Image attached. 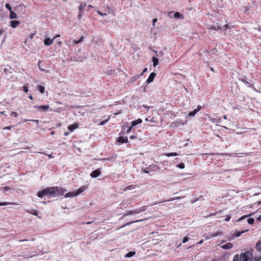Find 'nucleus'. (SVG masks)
I'll return each mask as SVG.
<instances>
[{
    "mask_svg": "<svg viewBox=\"0 0 261 261\" xmlns=\"http://www.w3.org/2000/svg\"><path fill=\"white\" fill-rule=\"evenodd\" d=\"M56 189L54 188V187L47 188L46 189H43V190L39 191L37 195L39 197L42 198L43 197L46 196H54L55 197V192L54 190H55Z\"/></svg>",
    "mask_w": 261,
    "mask_h": 261,
    "instance_id": "f257e3e1",
    "label": "nucleus"
},
{
    "mask_svg": "<svg viewBox=\"0 0 261 261\" xmlns=\"http://www.w3.org/2000/svg\"><path fill=\"white\" fill-rule=\"evenodd\" d=\"M252 256V253L251 251H247L244 253H242L240 256L241 258L240 261H249Z\"/></svg>",
    "mask_w": 261,
    "mask_h": 261,
    "instance_id": "f03ea898",
    "label": "nucleus"
},
{
    "mask_svg": "<svg viewBox=\"0 0 261 261\" xmlns=\"http://www.w3.org/2000/svg\"><path fill=\"white\" fill-rule=\"evenodd\" d=\"M146 206H142L141 207H140L139 208H137V209H136V210H132V211H129L128 213H126L124 216H126L128 215H135V214H139L142 212H144L145 211H146Z\"/></svg>",
    "mask_w": 261,
    "mask_h": 261,
    "instance_id": "7ed1b4c3",
    "label": "nucleus"
},
{
    "mask_svg": "<svg viewBox=\"0 0 261 261\" xmlns=\"http://www.w3.org/2000/svg\"><path fill=\"white\" fill-rule=\"evenodd\" d=\"M145 120L146 121H149L154 124L158 123V122H159V120H160V119H159L156 116L149 115L145 118Z\"/></svg>",
    "mask_w": 261,
    "mask_h": 261,
    "instance_id": "20e7f679",
    "label": "nucleus"
},
{
    "mask_svg": "<svg viewBox=\"0 0 261 261\" xmlns=\"http://www.w3.org/2000/svg\"><path fill=\"white\" fill-rule=\"evenodd\" d=\"M56 189L54 190L55 192V197L58 196L59 195H64L65 192H66V190L63 189L61 188H59L58 187H54Z\"/></svg>",
    "mask_w": 261,
    "mask_h": 261,
    "instance_id": "39448f33",
    "label": "nucleus"
},
{
    "mask_svg": "<svg viewBox=\"0 0 261 261\" xmlns=\"http://www.w3.org/2000/svg\"><path fill=\"white\" fill-rule=\"evenodd\" d=\"M100 174V170L99 169H97L92 171L90 174V176L93 178H96L99 176Z\"/></svg>",
    "mask_w": 261,
    "mask_h": 261,
    "instance_id": "423d86ee",
    "label": "nucleus"
},
{
    "mask_svg": "<svg viewBox=\"0 0 261 261\" xmlns=\"http://www.w3.org/2000/svg\"><path fill=\"white\" fill-rule=\"evenodd\" d=\"M79 127V124L77 123H74L68 126V129L70 132H73L75 129Z\"/></svg>",
    "mask_w": 261,
    "mask_h": 261,
    "instance_id": "0eeeda50",
    "label": "nucleus"
},
{
    "mask_svg": "<svg viewBox=\"0 0 261 261\" xmlns=\"http://www.w3.org/2000/svg\"><path fill=\"white\" fill-rule=\"evenodd\" d=\"M155 75L156 73L155 72H151L146 81L147 84H149L152 82L154 79Z\"/></svg>",
    "mask_w": 261,
    "mask_h": 261,
    "instance_id": "6e6552de",
    "label": "nucleus"
},
{
    "mask_svg": "<svg viewBox=\"0 0 261 261\" xmlns=\"http://www.w3.org/2000/svg\"><path fill=\"white\" fill-rule=\"evenodd\" d=\"M34 108H38V109L42 110L43 112H46L49 108V105H44V106H34Z\"/></svg>",
    "mask_w": 261,
    "mask_h": 261,
    "instance_id": "1a4fd4ad",
    "label": "nucleus"
},
{
    "mask_svg": "<svg viewBox=\"0 0 261 261\" xmlns=\"http://www.w3.org/2000/svg\"><path fill=\"white\" fill-rule=\"evenodd\" d=\"M117 141L121 143H127L128 142V139L126 137H119Z\"/></svg>",
    "mask_w": 261,
    "mask_h": 261,
    "instance_id": "9d476101",
    "label": "nucleus"
},
{
    "mask_svg": "<svg viewBox=\"0 0 261 261\" xmlns=\"http://www.w3.org/2000/svg\"><path fill=\"white\" fill-rule=\"evenodd\" d=\"M20 24V22L18 20H12L10 21V26L12 28H16Z\"/></svg>",
    "mask_w": 261,
    "mask_h": 261,
    "instance_id": "9b49d317",
    "label": "nucleus"
},
{
    "mask_svg": "<svg viewBox=\"0 0 261 261\" xmlns=\"http://www.w3.org/2000/svg\"><path fill=\"white\" fill-rule=\"evenodd\" d=\"M233 246V244L231 243H227L226 244L221 246V247L223 249H229Z\"/></svg>",
    "mask_w": 261,
    "mask_h": 261,
    "instance_id": "f8f14e48",
    "label": "nucleus"
},
{
    "mask_svg": "<svg viewBox=\"0 0 261 261\" xmlns=\"http://www.w3.org/2000/svg\"><path fill=\"white\" fill-rule=\"evenodd\" d=\"M221 233L219 231L212 233L208 235V237H206V239H211V238L216 237L220 235Z\"/></svg>",
    "mask_w": 261,
    "mask_h": 261,
    "instance_id": "ddd939ff",
    "label": "nucleus"
},
{
    "mask_svg": "<svg viewBox=\"0 0 261 261\" xmlns=\"http://www.w3.org/2000/svg\"><path fill=\"white\" fill-rule=\"evenodd\" d=\"M142 122V119L139 118L137 120H134L132 122V127H135L136 125L140 124Z\"/></svg>",
    "mask_w": 261,
    "mask_h": 261,
    "instance_id": "4468645a",
    "label": "nucleus"
},
{
    "mask_svg": "<svg viewBox=\"0 0 261 261\" xmlns=\"http://www.w3.org/2000/svg\"><path fill=\"white\" fill-rule=\"evenodd\" d=\"M54 39H50L49 38H45L44 40V43L45 45H49L52 44Z\"/></svg>",
    "mask_w": 261,
    "mask_h": 261,
    "instance_id": "2eb2a0df",
    "label": "nucleus"
},
{
    "mask_svg": "<svg viewBox=\"0 0 261 261\" xmlns=\"http://www.w3.org/2000/svg\"><path fill=\"white\" fill-rule=\"evenodd\" d=\"M208 29L210 30H214L215 31H218L219 30H220L221 28L220 24L217 23L216 25H215V26L211 25Z\"/></svg>",
    "mask_w": 261,
    "mask_h": 261,
    "instance_id": "dca6fc26",
    "label": "nucleus"
},
{
    "mask_svg": "<svg viewBox=\"0 0 261 261\" xmlns=\"http://www.w3.org/2000/svg\"><path fill=\"white\" fill-rule=\"evenodd\" d=\"M77 196V195L76 194V192H69V193H66L65 195V197H66V198H68V197H75V196Z\"/></svg>",
    "mask_w": 261,
    "mask_h": 261,
    "instance_id": "f3484780",
    "label": "nucleus"
},
{
    "mask_svg": "<svg viewBox=\"0 0 261 261\" xmlns=\"http://www.w3.org/2000/svg\"><path fill=\"white\" fill-rule=\"evenodd\" d=\"M86 190V187L85 186H82L76 192V194L77 195H79L80 194L83 193L85 190Z\"/></svg>",
    "mask_w": 261,
    "mask_h": 261,
    "instance_id": "a211bd4d",
    "label": "nucleus"
},
{
    "mask_svg": "<svg viewBox=\"0 0 261 261\" xmlns=\"http://www.w3.org/2000/svg\"><path fill=\"white\" fill-rule=\"evenodd\" d=\"M135 254H136V252H135V251H130V252L127 253L125 255L124 257L125 258L131 257L133 256Z\"/></svg>",
    "mask_w": 261,
    "mask_h": 261,
    "instance_id": "6ab92c4d",
    "label": "nucleus"
},
{
    "mask_svg": "<svg viewBox=\"0 0 261 261\" xmlns=\"http://www.w3.org/2000/svg\"><path fill=\"white\" fill-rule=\"evenodd\" d=\"M152 61L153 62V65L154 67H155L156 66H157V65L159 63V60L157 58H156L155 57H153L152 58Z\"/></svg>",
    "mask_w": 261,
    "mask_h": 261,
    "instance_id": "aec40b11",
    "label": "nucleus"
},
{
    "mask_svg": "<svg viewBox=\"0 0 261 261\" xmlns=\"http://www.w3.org/2000/svg\"><path fill=\"white\" fill-rule=\"evenodd\" d=\"M17 17V14L13 11H12V10L11 11L10 14V18L12 19L16 18Z\"/></svg>",
    "mask_w": 261,
    "mask_h": 261,
    "instance_id": "412c9836",
    "label": "nucleus"
},
{
    "mask_svg": "<svg viewBox=\"0 0 261 261\" xmlns=\"http://www.w3.org/2000/svg\"><path fill=\"white\" fill-rule=\"evenodd\" d=\"M201 108V107L198 106L196 109H194L192 112L189 113V114H196L200 110Z\"/></svg>",
    "mask_w": 261,
    "mask_h": 261,
    "instance_id": "4be33fe9",
    "label": "nucleus"
},
{
    "mask_svg": "<svg viewBox=\"0 0 261 261\" xmlns=\"http://www.w3.org/2000/svg\"><path fill=\"white\" fill-rule=\"evenodd\" d=\"M26 212L28 213H30L31 214H32L33 215H35V216H37L38 215V213L35 210H26Z\"/></svg>",
    "mask_w": 261,
    "mask_h": 261,
    "instance_id": "5701e85b",
    "label": "nucleus"
},
{
    "mask_svg": "<svg viewBox=\"0 0 261 261\" xmlns=\"http://www.w3.org/2000/svg\"><path fill=\"white\" fill-rule=\"evenodd\" d=\"M86 6V4L85 3H82L81 5L79 7V10L80 12H83V9L84 7Z\"/></svg>",
    "mask_w": 261,
    "mask_h": 261,
    "instance_id": "b1692460",
    "label": "nucleus"
},
{
    "mask_svg": "<svg viewBox=\"0 0 261 261\" xmlns=\"http://www.w3.org/2000/svg\"><path fill=\"white\" fill-rule=\"evenodd\" d=\"M37 89H38V90H39L40 91V93H43L44 92L45 88L43 86L38 85Z\"/></svg>",
    "mask_w": 261,
    "mask_h": 261,
    "instance_id": "393cba45",
    "label": "nucleus"
},
{
    "mask_svg": "<svg viewBox=\"0 0 261 261\" xmlns=\"http://www.w3.org/2000/svg\"><path fill=\"white\" fill-rule=\"evenodd\" d=\"M174 17L176 18H182L183 16L179 12H176L174 13Z\"/></svg>",
    "mask_w": 261,
    "mask_h": 261,
    "instance_id": "a878e982",
    "label": "nucleus"
},
{
    "mask_svg": "<svg viewBox=\"0 0 261 261\" xmlns=\"http://www.w3.org/2000/svg\"><path fill=\"white\" fill-rule=\"evenodd\" d=\"M165 155L166 156L169 157V156H176L177 155V153L176 152H172V153H166Z\"/></svg>",
    "mask_w": 261,
    "mask_h": 261,
    "instance_id": "bb28decb",
    "label": "nucleus"
},
{
    "mask_svg": "<svg viewBox=\"0 0 261 261\" xmlns=\"http://www.w3.org/2000/svg\"><path fill=\"white\" fill-rule=\"evenodd\" d=\"M251 215V214H249L248 215H245V216H242L241 217H240L237 221V222H239V221H242V220L250 216Z\"/></svg>",
    "mask_w": 261,
    "mask_h": 261,
    "instance_id": "cd10ccee",
    "label": "nucleus"
},
{
    "mask_svg": "<svg viewBox=\"0 0 261 261\" xmlns=\"http://www.w3.org/2000/svg\"><path fill=\"white\" fill-rule=\"evenodd\" d=\"M143 220H137V221H134V222H128L126 224L123 225L122 227H124V226H126V225H130L131 224L133 223H135V222H140V221H142Z\"/></svg>",
    "mask_w": 261,
    "mask_h": 261,
    "instance_id": "c85d7f7f",
    "label": "nucleus"
},
{
    "mask_svg": "<svg viewBox=\"0 0 261 261\" xmlns=\"http://www.w3.org/2000/svg\"><path fill=\"white\" fill-rule=\"evenodd\" d=\"M256 248L257 250L261 251V241L256 244Z\"/></svg>",
    "mask_w": 261,
    "mask_h": 261,
    "instance_id": "c756f323",
    "label": "nucleus"
},
{
    "mask_svg": "<svg viewBox=\"0 0 261 261\" xmlns=\"http://www.w3.org/2000/svg\"><path fill=\"white\" fill-rule=\"evenodd\" d=\"M241 258L240 257V256L239 255H235L233 261H240Z\"/></svg>",
    "mask_w": 261,
    "mask_h": 261,
    "instance_id": "7c9ffc66",
    "label": "nucleus"
},
{
    "mask_svg": "<svg viewBox=\"0 0 261 261\" xmlns=\"http://www.w3.org/2000/svg\"><path fill=\"white\" fill-rule=\"evenodd\" d=\"M176 167L180 169H184L185 168V164L184 163H180L177 165Z\"/></svg>",
    "mask_w": 261,
    "mask_h": 261,
    "instance_id": "2f4dec72",
    "label": "nucleus"
},
{
    "mask_svg": "<svg viewBox=\"0 0 261 261\" xmlns=\"http://www.w3.org/2000/svg\"><path fill=\"white\" fill-rule=\"evenodd\" d=\"M254 219L253 218H249L247 219V222L249 224H252L254 223Z\"/></svg>",
    "mask_w": 261,
    "mask_h": 261,
    "instance_id": "473e14b6",
    "label": "nucleus"
},
{
    "mask_svg": "<svg viewBox=\"0 0 261 261\" xmlns=\"http://www.w3.org/2000/svg\"><path fill=\"white\" fill-rule=\"evenodd\" d=\"M109 117H108L106 120L101 121L99 124V125H103L105 124L109 121Z\"/></svg>",
    "mask_w": 261,
    "mask_h": 261,
    "instance_id": "72a5a7b5",
    "label": "nucleus"
},
{
    "mask_svg": "<svg viewBox=\"0 0 261 261\" xmlns=\"http://www.w3.org/2000/svg\"><path fill=\"white\" fill-rule=\"evenodd\" d=\"M10 204H14V203H13L11 202H1V203H0V206L7 205H10Z\"/></svg>",
    "mask_w": 261,
    "mask_h": 261,
    "instance_id": "f704fd0d",
    "label": "nucleus"
},
{
    "mask_svg": "<svg viewBox=\"0 0 261 261\" xmlns=\"http://www.w3.org/2000/svg\"><path fill=\"white\" fill-rule=\"evenodd\" d=\"M6 8L8 9L10 11H12L11 7L9 4L7 3L5 5Z\"/></svg>",
    "mask_w": 261,
    "mask_h": 261,
    "instance_id": "c9c22d12",
    "label": "nucleus"
},
{
    "mask_svg": "<svg viewBox=\"0 0 261 261\" xmlns=\"http://www.w3.org/2000/svg\"><path fill=\"white\" fill-rule=\"evenodd\" d=\"M2 189H3L4 192H7L8 190L10 189V188L9 187H8V186H5V187H4L2 188Z\"/></svg>",
    "mask_w": 261,
    "mask_h": 261,
    "instance_id": "e433bc0d",
    "label": "nucleus"
},
{
    "mask_svg": "<svg viewBox=\"0 0 261 261\" xmlns=\"http://www.w3.org/2000/svg\"><path fill=\"white\" fill-rule=\"evenodd\" d=\"M147 71V68H145L143 71L139 74V76L141 77L143 75L145 72H146Z\"/></svg>",
    "mask_w": 261,
    "mask_h": 261,
    "instance_id": "4c0bfd02",
    "label": "nucleus"
},
{
    "mask_svg": "<svg viewBox=\"0 0 261 261\" xmlns=\"http://www.w3.org/2000/svg\"><path fill=\"white\" fill-rule=\"evenodd\" d=\"M97 12L98 14H99L100 16H103L107 15L106 13H103L99 11V10L97 11Z\"/></svg>",
    "mask_w": 261,
    "mask_h": 261,
    "instance_id": "58836bf2",
    "label": "nucleus"
},
{
    "mask_svg": "<svg viewBox=\"0 0 261 261\" xmlns=\"http://www.w3.org/2000/svg\"><path fill=\"white\" fill-rule=\"evenodd\" d=\"M34 240H35V239L31 238V239H27V240L23 239V240H20V242H22L29 241H34Z\"/></svg>",
    "mask_w": 261,
    "mask_h": 261,
    "instance_id": "ea45409f",
    "label": "nucleus"
},
{
    "mask_svg": "<svg viewBox=\"0 0 261 261\" xmlns=\"http://www.w3.org/2000/svg\"><path fill=\"white\" fill-rule=\"evenodd\" d=\"M189 241V238L186 237L185 238H184V239H183L182 240V243H186V242H187L188 241Z\"/></svg>",
    "mask_w": 261,
    "mask_h": 261,
    "instance_id": "a19ab883",
    "label": "nucleus"
},
{
    "mask_svg": "<svg viewBox=\"0 0 261 261\" xmlns=\"http://www.w3.org/2000/svg\"><path fill=\"white\" fill-rule=\"evenodd\" d=\"M23 90L25 92L27 93L29 91L28 88L27 86H23Z\"/></svg>",
    "mask_w": 261,
    "mask_h": 261,
    "instance_id": "79ce46f5",
    "label": "nucleus"
},
{
    "mask_svg": "<svg viewBox=\"0 0 261 261\" xmlns=\"http://www.w3.org/2000/svg\"><path fill=\"white\" fill-rule=\"evenodd\" d=\"M80 43V42H79V40H74V41H72V45H76L77 44H79Z\"/></svg>",
    "mask_w": 261,
    "mask_h": 261,
    "instance_id": "37998d69",
    "label": "nucleus"
},
{
    "mask_svg": "<svg viewBox=\"0 0 261 261\" xmlns=\"http://www.w3.org/2000/svg\"><path fill=\"white\" fill-rule=\"evenodd\" d=\"M133 128V127H132V126H130V127H129L127 128V130H126V133H127V134H128V133H130V132H131V130H132V129Z\"/></svg>",
    "mask_w": 261,
    "mask_h": 261,
    "instance_id": "c03bdc74",
    "label": "nucleus"
},
{
    "mask_svg": "<svg viewBox=\"0 0 261 261\" xmlns=\"http://www.w3.org/2000/svg\"><path fill=\"white\" fill-rule=\"evenodd\" d=\"M231 216L230 215L227 216L226 218L225 219V220L227 222L229 221L230 219Z\"/></svg>",
    "mask_w": 261,
    "mask_h": 261,
    "instance_id": "a18cd8bd",
    "label": "nucleus"
},
{
    "mask_svg": "<svg viewBox=\"0 0 261 261\" xmlns=\"http://www.w3.org/2000/svg\"><path fill=\"white\" fill-rule=\"evenodd\" d=\"M139 77H140V76L139 75H136L135 76H134L133 77V80L134 81H136L137 80V79H138Z\"/></svg>",
    "mask_w": 261,
    "mask_h": 261,
    "instance_id": "49530a36",
    "label": "nucleus"
},
{
    "mask_svg": "<svg viewBox=\"0 0 261 261\" xmlns=\"http://www.w3.org/2000/svg\"><path fill=\"white\" fill-rule=\"evenodd\" d=\"M243 232H236V237H240Z\"/></svg>",
    "mask_w": 261,
    "mask_h": 261,
    "instance_id": "de8ad7c7",
    "label": "nucleus"
},
{
    "mask_svg": "<svg viewBox=\"0 0 261 261\" xmlns=\"http://www.w3.org/2000/svg\"><path fill=\"white\" fill-rule=\"evenodd\" d=\"M41 61H39V62H38V67H39V68L40 70H41V71H44V69L41 68V67H40V63H41Z\"/></svg>",
    "mask_w": 261,
    "mask_h": 261,
    "instance_id": "09e8293b",
    "label": "nucleus"
},
{
    "mask_svg": "<svg viewBox=\"0 0 261 261\" xmlns=\"http://www.w3.org/2000/svg\"><path fill=\"white\" fill-rule=\"evenodd\" d=\"M82 13L83 12H79V13L78 14V19L80 20L81 19V17H82Z\"/></svg>",
    "mask_w": 261,
    "mask_h": 261,
    "instance_id": "8fccbe9b",
    "label": "nucleus"
},
{
    "mask_svg": "<svg viewBox=\"0 0 261 261\" xmlns=\"http://www.w3.org/2000/svg\"><path fill=\"white\" fill-rule=\"evenodd\" d=\"M13 126H7L4 128V129H11Z\"/></svg>",
    "mask_w": 261,
    "mask_h": 261,
    "instance_id": "3c124183",
    "label": "nucleus"
},
{
    "mask_svg": "<svg viewBox=\"0 0 261 261\" xmlns=\"http://www.w3.org/2000/svg\"><path fill=\"white\" fill-rule=\"evenodd\" d=\"M84 38V37L83 36H82L81 37L80 39L79 40V42H80V43H81V42L83 41V40Z\"/></svg>",
    "mask_w": 261,
    "mask_h": 261,
    "instance_id": "603ef678",
    "label": "nucleus"
},
{
    "mask_svg": "<svg viewBox=\"0 0 261 261\" xmlns=\"http://www.w3.org/2000/svg\"><path fill=\"white\" fill-rule=\"evenodd\" d=\"M157 21L156 18H154L152 20L153 25H154L155 23Z\"/></svg>",
    "mask_w": 261,
    "mask_h": 261,
    "instance_id": "864d4df0",
    "label": "nucleus"
},
{
    "mask_svg": "<svg viewBox=\"0 0 261 261\" xmlns=\"http://www.w3.org/2000/svg\"><path fill=\"white\" fill-rule=\"evenodd\" d=\"M224 28L225 30H227L229 28L228 24H226L224 25Z\"/></svg>",
    "mask_w": 261,
    "mask_h": 261,
    "instance_id": "5fc2aeb1",
    "label": "nucleus"
},
{
    "mask_svg": "<svg viewBox=\"0 0 261 261\" xmlns=\"http://www.w3.org/2000/svg\"><path fill=\"white\" fill-rule=\"evenodd\" d=\"M30 121H32L35 122H36L37 124L39 123V121L38 120H30Z\"/></svg>",
    "mask_w": 261,
    "mask_h": 261,
    "instance_id": "6e6d98bb",
    "label": "nucleus"
},
{
    "mask_svg": "<svg viewBox=\"0 0 261 261\" xmlns=\"http://www.w3.org/2000/svg\"><path fill=\"white\" fill-rule=\"evenodd\" d=\"M70 133L69 132H65L64 134V135L65 136H67L69 135Z\"/></svg>",
    "mask_w": 261,
    "mask_h": 261,
    "instance_id": "4d7b16f0",
    "label": "nucleus"
},
{
    "mask_svg": "<svg viewBox=\"0 0 261 261\" xmlns=\"http://www.w3.org/2000/svg\"><path fill=\"white\" fill-rule=\"evenodd\" d=\"M4 33V31L2 29H0V36L2 35V34H3Z\"/></svg>",
    "mask_w": 261,
    "mask_h": 261,
    "instance_id": "13d9d810",
    "label": "nucleus"
},
{
    "mask_svg": "<svg viewBox=\"0 0 261 261\" xmlns=\"http://www.w3.org/2000/svg\"><path fill=\"white\" fill-rule=\"evenodd\" d=\"M210 70H211V71H212V72H215V71L213 67H210Z\"/></svg>",
    "mask_w": 261,
    "mask_h": 261,
    "instance_id": "bf43d9fd",
    "label": "nucleus"
},
{
    "mask_svg": "<svg viewBox=\"0 0 261 261\" xmlns=\"http://www.w3.org/2000/svg\"><path fill=\"white\" fill-rule=\"evenodd\" d=\"M143 172H144V173H148L149 172L148 170H146V169H144V170H143Z\"/></svg>",
    "mask_w": 261,
    "mask_h": 261,
    "instance_id": "052dcab7",
    "label": "nucleus"
},
{
    "mask_svg": "<svg viewBox=\"0 0 261 261\" xmlns=\"http://www.w3.org/2000/svg\"><path fill=\"white\" fill-rule=\"evenodd\" d=\"M222 118L224 120H226V115H222Z\"/></svg>",
    "mask_w": 261,
    "mask_h": 261,
    "instance_id": "680f3d73",
    "label": "nucleus"
},
{
    "mask_svg": "<svg viewBox=\"0 0 261 261\" xmlns=\"http://www.w3.org/2000/svg\"><path fill=\"white\" fill-rule=\"evenodd\" d=\"M130 187H131V186L127 187L125 188V190H130Z\"/></svg>",
    "mask_w": 261,
    "mask_h": 261,
    "instance_id": "e2e57ef3",
    "label": "nucleus"
},
{
    "mask_svg": "<svg viewBox=\"0 0 261 261\" xmlns=\"http://www.w3.org/2000/svg\"><path fill=\"white\" fill-rule=\"evenodd\" d=\"M135 138V136L134 135H132L131 136H130V139H134Z\"/></svg>",
    "mask_w": 261,
    "mask_h": 261,
    "instance_id": "0e129e2a",
    "label": "nucleus"
},
{
    "mask_svg": "<svg viewBox=\"0 0 261 261\" xmlns=\"http://www.w3.org/2000/svg\"><path fill=\"white\" fill-rule=\"evenodd\" d=\"M29 98L30 99H31V100H32V99H33V96H32V95H30V96H29Z\"/></svg>",
    "mask_w": 261,
    "mask_h": 261,
    "instance_id": "69168bd1",
    "label": "nucleus"
},
{
    "mask_svg": "<svg viewBox=\"0 0 261 261\" xmlns=\"http://www.w3.org/2000/svg\"><path fill=\"white\" fill-rule=\"evenodd\" d=\"M33 36H34V35H33V34H31V35L29 36V37H30L31 39H32V38H33Z\"/></svg>",
    "mask_w": 261,
    "mask_h": 261,
    "instance_id": "338daca9",
    "label": "nucleus"
},
{
    "mask_svg": "<svg viewBox=\"0 0 261 261\" xmlns=\"http://www.w3.org/2000/svg\"><path fill=\"white\" fill-rule=\"evenodd\" d=\"M257 220H261V215H260V216L257 218Z\"/></svg>",
    "mask_w": 261,
    "mask_h": 261,
    "instance_id": "774afa93",
    "label": "nucleus"
}]
</instances>
